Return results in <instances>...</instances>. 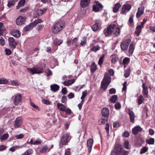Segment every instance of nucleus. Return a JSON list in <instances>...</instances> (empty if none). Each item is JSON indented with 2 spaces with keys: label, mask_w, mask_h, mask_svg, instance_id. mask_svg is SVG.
I'll return each instance as SVG.
<instances>
[{
  "label": "nucleus",
  "mask_w": 155,
  "mask_h": 155,
  "mask_svg": "<svg viewBox=\"0 0 155 155\" xmlns=\"http://www.w3.org/2000/svg\"><path fill=\"white\" fill-rule=\"evenodd\" d=\"M120 32V28L117 25L112 24L104 31V33L106 36H108L111 35L114 36H118Z\"/></svg>",
  "instance_id": "1"
},
{
  "label": "nucleus",
  "mask_w": 155,
  "mask_h": 155,
  "mask_svg": "<svg viewBox=\"0 0 155 155\" xmlns=\"http://www.w3.org/2000/svg\"><path fill=\"white\" fill-rule=\"evenodd\" d=\"M129 152L123 149L120 144H116L110 155H127Z\"/></svg>",
  "instance_id": "2"
},
{
  "label": "nucleus",
  "mask_w": 155,
  "mask_h": 155,
  "mask_svg": "<svg viewBox=\"0 0 155 155\" xmlns=\"http://www.w3.org/2000/svg\"><path fill=\"white\" fill-rule=\"evenodd\" d=\"M45 64H41L40 67H34L32 68H27L28 71L31 74H40L43 73V71L45 68Z\"/></svg>",
  "instance_id": "3"
},
{
  "label": "nucleus",
  "mask_w": 155,
  "mask_h": 155,
  "mask_svg": "<svg viewBox=\"0 0 155 155\" xmlns=\"http://www.w3.org/2000/svg\"><path fill=\"white\" fill-rule=\"evenodd\" d=\"M111 79V78L109 75L106 74L101 83V89L104 90H106L110 83Z\"/></svg>",
  "instance_id": "4"
},
{
  "label": "nucleus",
  "mask_w": 155,
  "mask_h": 155,
  "mask_svg": "<svg viewBox=\"0 0 155 155\" xmlns=\"http://www.w3.org/2000/svg\"><path fill=\"white\" fill-rule=\"evenodd\" d=\"M65 26L64 23L62 21H60L56 23L54 25L52 28V32L55 34L59 32L63 29Z\"/></svg>",
  "instance_id": "5"
},
{
  "label": "nucleus",
  "mask_w": 155,
  "mask_h": 155,
  "mask_svg": "<svg viewBox=\"0 0 155 155\" xmlns=\"http://www.w3.org/2000/svg\"><path fill=\"white\" fill-rule=\"evenodd\" d=\"M71 139L69 135L67 134H65L64 135L61 137L60 141V144L67 145V143H68Z\"/></svg>",
  "instance_id": "6"
},
{
  "label": "nucleus",
  "mask_w": 155,
  "mask_h": 155,
  "mask_svg": "<svg viewBox=\"0 0 155 155\" xmlns=\"http://www.w3.org/2000/svg\"><path fill=\"white\" fill-rule=\"evenodd\" d=\"M131 6L130 5L127 4H125L122 6L120 14L126 15V13L128 12L131 9Z\"/></svg>",
  "instance_id": "7"
},
{
  "label": "nucleus",
  "mask_w": 155,
  "mask_h": 155,
  "mask_svg": "<svg viewBox=\"0 0 155 155\" xmlns=\"http://www.w3.org/2000/svg\"><path fill=\"white\" fill-rule=\"evenodd\" d=\"M131 40L130 39H127L122 41L120 44V47L121 49L123 51L127 50L130 43Z\"/></svg>",
  "instance_id": "8"
},
{
  "label": "nucleus",
  "mask_w": 155,
  "mask_h": 155,
  "mask_svg": "<svg viewBox=\"0 0 155 155\" xmlns=\"http://www.w3.org/2000/svg\"><path fill=\"white\" fill-rule=\"evenodd\" d=\"M53 145H49L47 144L43 146L40 150V152L41 153H44L46 152H49L51 149L53 148Z\"/></svg>",
  "instance_id": "9"
},
{
  "label": "nucleus",
  "mask_w": 155,
  "mask_h": 155,
  "mask_svg": "<svg viewBox=\"0 0 155 155\" xmlns=\"http://www.w3.org/2000/svg\"><path fill=\"white\" fill-rule=\"evenodd\" d=\"M23 119L21 117H18L15 120L14 124V127L17 128L19 127L21 125Z\"/></svg>",
  "instance_id": "10"
},
{
  "label": "nucleus",
  "mask_w": 155,
  "mask_h": 155,
  "mask_svg": "<svg viewBox=\"0 0 155 155\" xmlns=\"http://www.w3.org/2000/svg\"><path fill=\"white\" fill-rule=\"evenodd\" d=\"M142 87L143 88L142 92L143 95L145 97L148 98V92L147 86L146 85L145 83H143Z\"/></svg>",
  "instance_id": "11"
},
{
  "label": "nucleus",
  "mask_w": 155,
  "mask_h": 155,
  "mask_svg": "<svg viewBox=\"0 0 155 155\" xmlns=\"http://www.w3.org/2000/svg\"><path fill=\"white\" fill-rule=\"evenodd\" d=\"M102 8V5L98 2H97L96 4L93 5V10L95 12L101 10Z\"/></svg>",
  "instance_id": "12"
},
{
  "label": "nucleus",
  "mask_w": 155,
  "mask_h": 155,
  "mask_svg": "<svg viewBox=\"0 0 155 155\" xmlns=\"http://www.w3.org/2000/svg\"><path fill=\"white\" fill-rule=\"evenodd\" d=\"M22 97L21 95L19 94H16L15 96L14 103L15 105H18L19 103L21 101Z\"/></svg>",
  "instance_id": "13"
},
{
  "label": "nucleus",
  "mask_w": 155,
  "mask_h": 155,
  "mask_svg": "<svg viewBox=\"0 0 155 155\" xmlns=\"http://www.w3.org/2000/svg\"><path fill=\"white\" fill-rule=\"evenodd\" d=\"M9 44L10 46L12 48H15L17 43L14 39L12 37H10L8 38Z\"/></svg>",
  "instance_id": "14"
},
{
  "label": "nucleus",
  "mask_w": 155,
  "mask_h": 155,
  "mask_svg": "<svg viewBox=\"0 0 155 155\" xmlns=\"http://www.w3.org/2000/svg\"><path fill=\"white\" fill-rule=\"evenodd\" d=\"M26 19V18L25 17L19 16L16 20V23L17 24L19 25H22L25 22Z\"/></svg>",
  "instance_id": "15"
},
{
  "label": "nucleus",
  "mask_w": 155,
  "mask_h": 155,
  "mask_svg": "<svg viewBox=\"0 0 155 155\" xmlns=\"http://www.w3.org/2000/svg\"><path fill=\"white\" fill-rule=\"evenodd\" d=\"M101 24V23L100 21L99 20H96L95 22V24L92 26L93 30L94 31H97L98 29Z\"/></svg>",
  "instance_id": "16"
},
{
  "label": "nucleus",
  "mask_w": 155,
  "mask_h": 155,
  "mask_svg": "<svg viewBox=\"0 0 155 155\" xmlns=\"http://www.w3.org/2000/svg\"><path fill=\"white\" fill-rule=\"evenodd\" d=\"M144 7L143 5H141L138 8V11L137 12L136 16L137 18H139L143 13Z\"/></svg>",
  "instance_id": "17"
},
{
  "label": "nucleus",
  "mask_w": 155,
  "mask_h": 155,
  "mask_svg": "<svg viewBox=\"0 0 155 155\" xmlns=\"http://www.w3.org/2000/svg\"><path fill=\"white\" fill-rule=\"evenodd\" d=\"M101 114L105 118L108 119L109 114V110L107 108H103L102 110Z\"/></svg>",
  "instance_id": "18"
},
{
  "label": "nucleus",
  "mask_w": 155,
  "mask_h": 155,
  "mask_svg": "<svg viewBox=\"0 0 155 155\" xmlns=\"http://www.w3.org/2000/svg\"><path fill=\"white\" fill-rule=\"evenodd\" d=\"M93 140L92 139L90 138L87 141V145L88 148V152L90 153L91 151L93 143Z\"/></svg>",
  "instance_id": "19"
},
{
  "label": "nucleus",
  "mask_w": 155,
  "mask_h": 155,
  "mask_svg": "<svg viewBox=\"0 0 155 155\" xmlns=\"http://www.w3.org/2000/svg\"><path fill=\"white\" fill-rule=\"evenodd\" d=\"M142 130L141 128L139 126L134 127L132 130L133 133L134 135L137 134L139 132L141 131Z\"/></svg>",
  "instance_id": "20"
},
{
  "label": "nucleus",
  "mask_w": 155,
  "mask_h": 155,
  "mask_svg": "<svg viewBox=\"0 0 155 155\" xmlns=\"http://www.w3.org/2000/svg\"><path fill=\"white\" fill-rule=\"evenodd\" d=\"M90 0H81V5L82 8L86 7L90 2Z\"/></svg>",
  "instance_id": "21"
},
{
  "label": "nucleus",
  "mask_w": 155,
  "mask_h": 155,
  "mask_svg": "<svg viewBox=\"0 0 155 155\" xmlns=\"http://www.w3.org/2000/svg\"><path fill=\"white\" fill-rule=\"evenodd\" d=\"M128 114L130 117V121L132 123L134 122V114L133 111L129 110L128 111Z\"/></svg>",
  "instance_id": "22"
},
{
  "label": "nucleus",
  "mask_w": 155,
  "mask_h": 155,
  "mask_svg": "<svg viewBox=\"0 0 155 155\" xmlns=\"http://www.w3.org/2000/svg\"><path fill=\"white\" fill-rule=\"evenodd\" d=\"M134 49V44L131 43L130 45L128 51V55L129 56L133 54Z\"/></svg>",
  "instance_id": "23"
},
{
  "label": "nucleus",
  "mask_w": 155,
  "mask_h": 155,
  "mask_svg": "<svg viewBox=\"0 0 155 155\" xmlns=\"http://www.w3.org/2000/svg\"><path fill=\"white\" fill-rule=\"evenodd\" d=\"M75 81L74 79L68 80L67 81H64L63 82V84L65 86H69L73 84Z\"/></svg>",
  "instance_id": "24"
},
{
  "label": "nucleus",
  "mask_w": 155,
  "mask_h": 155,
  "mask_svg": "<svg viewBox=\"0 0 155 155\" xmlns=\"http://www.w3.org/2000/svg\"><path fill=\"white\" fill-rule=\"evenodd\" d=\"M121 6V5L119 3H117L114 5V6L113 8V11L114 13L117 12L119 8Z\"/></svg>",
  "instance_id": "25"
},
{
  "label": "nucleus",
  "mask_w": 155,
  "mask_h": 155,
  "mask_svg": "<svg viewBox=\"0 0 155 155\" xmlns=\"http://www.w3.org/2000/svg\"><path fill=\"white\" fill-rule=\"evenodd\" d=\"M59 86L57 84H54L51 86V90L54 92H56L59 90Z\"/></svg>",
  "instance_id": "26"
},
{
  "label": "nucleus",
  "mask_w": 155,
  "mask_h": 155,
  "mask_svg": "<svg viewBox=\"0 0 155 155\" xmlns=\"http://www.w3.org/2000/svg\"><path fill=\"white\" fill-rule=\"evenodd\" d=\"M11 33L13 36L17 38L19 37L20 35V34L19 31L16 30H12L11 31Z\"/></svg>",
  "instance_id": "27"
},
{
  "label": "nucleus",
  "mask_w": 155,
  "mask_h": 155,
  "mask_svg": "<svg viewBox=\"0 0 155 155\" xmlns=\"http://www.w3.org/2000/svg\"><path fill=\"white\" fill-rule=\"evenodd\" d=\"M142 28H143V27H141L140 25H138L135 31V34L137 36H138L139 35L141 32Z\"/></svg>",
  "instance_id": "28"
},
{
  "label": "nucleus",
  "mask_w": 155,
  "mask_h": 155,
  "mask_svg": "<svg viewBox=\"0 0 155 155\" xmlns=\"http://www.w3.org/2000/svg\"><path fill=\"white\" fill-rule=\"evenodd\" d=\"M66 107L62 104L60 103H58L57 104L58 108L61 111H64Z\"/></svg>",
  "instance_id": "29"
},
{
  "label": "nucleus",
  "mask_w": 155,
  "mask_h": 155,
  "mask_svg": "<svg viewBox=\"0 0 155 155\" xmlns=\"http://www.w3.org/2000/svg\"><path fill=\"white\" fill-rule=\"evenodd\" d=\"M47 9H38L36 11L37 15L38 16H41L45 13Z\"/></svg>",
  "instance_id": "30"
},
{
  "label": "nucleus",
  "mask_w": 155,
  "mask_h": 155,
  "mask_svg": "<svg viewBox=\"0 0 155 155\" xmlns=\"http://www.w3.org/2000/svg\"><path fill=\"white\" fill-rule=\"evenodd\" d=\"M130 59L127 57L125 58L123 60V64L124 65H127L129 63Z\"/></svg>",
  "instance_id": "31"
},
{
  "label": "nucleus",
  "mask_w": 155,
  "mask_h": 155,
  "mask_svg": "<svg viewBox=\"0 0 155 155\" xmlns=\"http://www.w3.org/2000/svg\"><path fill=\"white\" fill-rule=\"evenodd\" d=\"M100 47L99 45H96L93 46L90 50L92 51L95 52L99 50L100 49Z\"/></svg>",
  "instance_id": "32"
},
{
  "label": "nucleus",
  "mask_w": 155,
  "mask_h": 155,
  "mask_svg": "<svg viewBox=\"0 0 155 155\" xmlns=\"http://www.w3.org/2000/svg\"><path fill=\"white\" fill-rule=\"evenodd\" d=\"M146 143L149 145H153L154 143V138H151L149 139H147L146 140Z\"/></svg>",
  "instance_id": "33"
},
{
  "label": "nucleus",
  "mask_w": 155,
  "mask_h": 155,
  "mask_svg": "<svg viewBox=\"0 0 155 155\" xmlns=\"http://www.w3.org/2000/svg\"><path fill=\"white\" fill-rule=\"evenodd\" d=\"M97 66L96 65V64L93 62L91 65V73H94V72L97 69Z\"/></svg>",
  "instance_id": "34"
},
{
  "label": "nucleus",
  "mask_w": 155,
  "mask_h": 155,
  "mask_svg": "<svg viewBox=\"0 0 155 155\" xmlns=\"http://www.w3.org/2000/svg\"><path fill=\"white\" fill-rule=\"evenodd\" d=\"M108 119L105 118H100L98 121V124L99 125H101L104 124L105 122L107 121Z\"/></svg>",
  "instance_id": "35"
},
{
  "label": "nucleus",
  "mask_w": 155,
  "mask_h": 155,
  "mask_svg": "<svg viewBox=\"0 0 155 155\" xmlns=\"http://www.w3.org/2000/svg\"><path fill=\"white\" fill-rule=\"evenodd\" d=\"M54 43L55 45H59L62 43V41L56 38L54 40Z\"/></svg>",
  "instance_id": "36"
},
{
  "label": "nucleus",
  "mask_w": 155,
  "mask_h": 155,
  "mask_svg": "<svg viewBox=\"0 0 155 155\" xmlns=\"http://www.w3.org/2000/svg\"><path fill=\"white\" fill-rule=\"evenodd\" d=\"M33 28V27L31 25V23H30L24 28V30L25 31H27Z\"/></svg>",
  "instance_id": "37"
},
{
  "label": "nucleus",
  "mask_w": 155,
  "mask_h": 155,
  "mask_svg": "<svg viewBox=\"0 0 155 155\" xmlns=\"http://www.w3.org/2000/svg\"><path fill=\"white\" fill-rule=\"evenodd\" d=\"M8 82V80L5 78H0V84H5Z\"/></svg>",
  "instance_id": "38"
},
{
  "label": "nucleus",
  "mask_w": 155,
  "mask_h": 155,
  "mask_svg": "<svg viewBox=\"0 0 155 155\" xmlns=\"http://www.w3.org/2000/svg\"><path fill=\"white\" fill-rule=\"evenodd\" d=\"M117 98V95H114L112 96L110 99V101L111 103H114L116 102Z\"/></svg>",
  "instance_id": "39"
},
{
  "label": "nucleus",
  "mask_w": 155,
  "mask_h": 155,
  "mask_svg": "<svg viewBox=\"0 0 155 155\" xmlns=\"http://www.w3.org/2000/svg\"><path fill=\"white\" fill-rule=\"evenodd\" d=\"M104 55L103 54L100 58L98 62V64L99 65H101L103 63L104 61Z\"/></svg>",
  "instance_id": "40"
},
{
  "label": "nucleus",
  "mask_w": 155,
  "mask_h": 155,
  "mask_svg": "<svg viewBox=\"0 0 155 155\" xmlns=\"http://www.w3.org/2000/svg\"><path fill=\"white\" fill-rule=\"evenodd\" d=\"M27 143L30 144L31 145H34V142H33V139H31L30 141V142L27 141L26 143H25L24 145H22L21 146H20L19 147L20 148H22L23 147H25V145Z\"/></svg>",
  "instance_id": "41"
},
{
  "label": "nucleus",
  "mask_w": 155,
  "mask_h": 155,
  "mask_svg": "<svg viewBox=\"0 0 155 155\" xmlns=\"http://www.w3.org/2000/svg\"><path fill=\"white\" fill-rule=\"evenodd\" d=\"M144 98L143 96L142 95H140L138 99V103L139 105L142 104Z\"/></svg>",
  "instance_id": "42"
},
{
  "label": "nucleus",
  "mask_w": 155,
  "mask_h": 155,
  "mask_svg": "<svg viewBox=\"0 0 155 155\" xmlns=\"http://www.w3.org/2000/svg\"><path fill=\"white\" fill-rule=\"evenodd\" d=\"M87 94V90H85L84 91H83L82 93V95L81 97V99L82 100H84V98L86 96Z\"/></svg>",
  "instance_id": "43"
},
{
  "label": "nucleus",
  "mask_w": 155,
  "mask_h": 155,
  "mask_svg": "<svg viewBox=\"0 0 155 155\" xmlns=\"http://www.w3.org/2000/svg\"><path fill=\"white\" fill-rule=\"evenodd\" d=\"M33 152V150L31 149H28L24 154L22 155H30Z\"/></svg>",
  "instance_id": "44"
},
{
  "label": "nucleus",
  "mask_w": 155,
  "mask_h": 155,
  "mask_svg": "<svg viewBox=\"0 0 155 155\" xmlns=\"http://www.w3.org/2000/svg\"><path fill=\"white\" fill-rule=\"evenodd\" d=\"M8 136V133H5L0 137V139L1 140H4L7 139Z\"/></svg>",
  "instance_id": "45"
},
{
  "label": "nucleus",
  "mask_w": 155,
  "mask_h": 155,
  "mask_svg": "<svg viewBox=\"0 0 155 155\" xmlns=\"http://www.w3.org/2000/svg\"><path fill=\"white\" fill-rule=\"evenodd\" d=\"M15 3V2L14 0H11L8 2V4L7 5L10 8L12 5H13Z\"/></svg>",
  "instance_id": "46"
},
{
  "label": "nucleus",
  "mask_w": 155,
  "mask_h": 155,
  "mask_svg": "<svg viewBox=\"0 0 155 155\" xmlns=\"http://www.w3.org/2000/svg\"><path fill=\"white\" fill-rule=\"evenodd\" d=\"M4 24L1 22H0V35L2 36L3 35V30Z\"/></svg>",
  "instance_id": "47"
},
{
  "label": "nucleus",
  "mask_w": 155,
  "mask_h": 155,
  "mask_svg": "<svg viewBox=\"0 0 155 155\" xmlns=\"http://www.w3.org/2000/svg\"><path fill=\"white\" fill-rule=\"evenodd\" d=\"M30 104L31 106L34 108L36 110H37L38 111L40 110V108L38 106L35 105L31 101H30Z\"/></svg>",
  "instance_id": "48"
},
{
  "label": "nucleus",
  "mask_w": 155,
  "mask_h": 155,
  "mask_svg": "<svg viewBox=\"0 0 155 155\" xmlns=\"http://www.w3.org/2000/svg\"><path fill=\"white\" fill-rule=\"evenodd\" d=\"M148 148L146 147H144L141 149L140 151V154H142L145 153L148 150Z\"/></svg>",
  "instance_id": "49"
},
{
  "label": "nucleus",
  "mask_w": 155,
  "mask_h": 155,
  "mask_svg": "<svg viewBox=\"0 0 155 155\" xmlns=\"http://www.w3.org/2000/svg\"><path fill=\"white\" fill-rule=\"evenodd\" d=\"M129 142L127 140L125 141L124 143V147L127 149H130L129 147Z\"/></svg>",
  "instance_id": "50"
},
{
  "label": "nucleus",
  "mask_w": 155,
  "mask_h": 155,
  "mask_svg": "<svg viewBox=\"0 0 155 155\" xmlns=\"http://www.w3.org/2000/svg\"><path fill=\"white\" fill-rule=\"evenodd\" d=\"M25 3V0H21L19 1L18 4L21 7H22L24 6Z\"/></svg>",
  "instance_id": "51"
},
{
  "label": "nucleus",
  "mask_w": 155,
  "mask_h": 155,
  "mask_svg": "<svg viewBox=\"0 0 155 155\" xmlns=\"http://www.w3.org/2000/svg\"><path fill=\"white\" fill-rule=\"evenodd\" d=\"M64 111H65L68 114H70L72 113V112L69 108L66 107Z\"/></svg>",
  "instance_id": "52"
},
{
  "label": "nucleus",
  "mask_w": 155,
  "mask_h": 155,
  "mask_svg": "<svg viewBox=\"0 0 155 155\" xmlns=\"http://www.w3.org/2000/svg\"><path fill=\"white\" fill-rule=\"evenodd\" d=\"M29 10V7H26L23 8L21 9L20 10V12L22 13L26 12L27 11Z\"/></svg>",
  "instance_id": "53"
},
{
  "label": "nucleus",
  "mask_w": 155,
  "mask_h": 155,
  "mask_svg": "<svg viewBox=\"0 0 155 155\" xmlns=\"http://www.w3.org/2000/svg\"><path fill=\"white\" fill-rule=\"evenodd\" d=\"M114 107L117 110L120 109L121 108L120 104L119 102L115 104Z\"/></svg>",
  "instance_id": "54"
},
{
  "label": "nucleus",
  "mask_w": 155,
  "mask_h": 155,
  "mask_svg": "<svg viewBox=\"0 0 155 155\" xmlns=\"http://www.w3.org/2000/svg\"><path fill=\"white\" fill-rule=\"evenodd\" d=\"M24 137V135L23 134H21L15 136V137L17 139H21L23 138Z\"/></svg>",
  "instance_id": "55"
},
{
  "label": "nucleus",
  "mask_w": 155,
  "mask_h": 155,
  "mask_svg": "<svg viewBox=\"0 0 155 155\" xmlns=\"http://www.w3.org/2000/svg\"><path fill=\"white\" fill-rule=\"evenodd\" d=\"M118 61V58L116 57H114L112 58L111 62L112 63L116 64Z\"/></svg>",
  "instance_id": "56"
},
{
  "label": "nucleus",
  "mask_w": 155,
  "mask_h": 155,
  "mask_svg": "<svg viewBox=\"0 0 155 155\" xmlns=\"http://www.w3.org/2000/svg\"><path fill=\"white\" fill-rule=\"evenodd\" d=\"M127 82L125 81V82L123 84V87L122 88V91H124L125 92L126 91V89H127Z\"/></svg>",
  "instance_id": "57"
},
{
  "label": "nucleus",
  "mask_w": 155,
  "mask_h": 155,
  "mask_svg": "<svg viewBox=\"0 0 155 155\" xmlns=\"http://www.w3.org/2000/svg\"><path fill=\"white\" fill-rule=\"evenodd\" d=\"M41 143V141L40 139H38L36 140L34 142V145H38L40 144Z\"/></svg>",
  "instance_id": "58"
},
{
  "label": "nucleus",
  "mask_w": 155,
  "mask_h": 155,
  "mask_svg": "<svg viewBox=\"0 0 155 155\" xmlns=\"http://www.w3.org/2000/svg\"><path fill=\"white\" fill-rule=\"evenodd\" d=\"M116 92V90L114 88H111L109 90V93L110 94H114Z\"/></svg>",
  "instance_id": "59"
},
{
  "label": "nucleus",
  "mask_w": 155,
  "mask_h": 155,
  "mask_svg": "<svg viewBox=\"0 0 155 155\" xmlns=\"http://www.w3.org/2000/svg\"><path fill=\"white\" fill-rule=\"evenodd\" d=\"M11 84L13 86H18L19 85V84L18 81H11Z\"/></svg>",
  "instance_id": "60"
},
{
  "label": "nucleus",
  "mask_w": 155,
  "mask_h": 155,
  "mask_svg": "<svg viewBox=\"0 0 155 155\" xmlns=\"http://www.w3.org/2000/svg\"><path fill=\"white\" fill-rule=\"evenodd\" d=\"M68 97L69 99L72 98L74 97V93L71 92L68 95Z\"/></svg>",
  "instance_id": "61"
},
{
  "label": "nucleus",
  "mask_w": 155,
  "mask_h": 155,
  "mask_svg": "<svg viewBox=\"0 0 155 155\" xmlns=\"http://www.w3.org/2000/svg\"><path fill=\"white\" fill-rule=\"evenodd\" d=\"M44 27V25H38V26L37 27V29L38 31H41L42 29Z\"/></svg>",
  "instance_id": "62"
},
{
  "label": "nucleus",
  "mask_w": 155,
  "mask_h": 155,
  "mask_svg": "<svg viewBox=\"0 0 155 155\" xmlns=\"http://www.w3.org/2000/svg\"><path fill=\"white\" fill-rule=\"evenodd\" d=\"M0 44L2 45H4L5 44V40L2 37H0Z\"/></svg>",
  "instance_id": "63"
},
{
  "label": "nucleus",
  "mask_w": 155,
  "mask_h": 155,
  "mask_svg": "<svg viewBox=\"0 0 155 155\" xmlns=\"http://www.w3.org/2000/svg\"><path fill=\"white\" fill-rule=\"evenodd\" d=\"M120 126L119 123L118 122H115L113 124V127H118Z\"/></svg>",
  "instance_id": "64"
}]
</instances>
